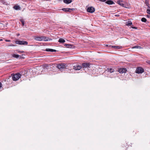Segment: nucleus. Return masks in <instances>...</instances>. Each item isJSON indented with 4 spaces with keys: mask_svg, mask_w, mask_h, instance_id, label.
I'll return each instance as SVG.
<instances>
[{
    "mask_svg": "<svg viewBox=\"0 0 150 150\" xmlns=\"http://www.w3.org/2000/svg\"><path fill=\"white\" fill-rule=\"evenodd\" d=\"M12 56L14 58H17L19 57V55L13 54Z\"/></svg>",
    "mask_w": 150,
    "mask_h": 150,
    "instance_id": "nucleus-23",
    "label": "nucleus"
},
{
    "mask_svg": "<svg viewBox=\"0 0 150 150\" xmlns=\"http://www.w3.org/2000/svg\"><path fill=\"white\" fill-rule=\"evenodd\" d=\"M28 72L27 70H22L19 72V79L21 78V76L24 75L26 76L27 75Z\"/></svg>",
    "mask_w": 150,
    "mask_h": 150,
    "instance_id": "nucleus-3",
    "label": "nucleus"
},
{
    "mask_svg": "<svg viewBox=\"0 0 150 150\" xmlns=\"http://www.w3.org/2000/svg\"><path fill=\"white\" fill-rule=\"evenodd\" d=\"M100 1H102V2H105L106 1V0H99Z\"/></svg>",
    "mask_w": 150,
    "mask_h": 150,
    "instance_id": "nucleus-31",
    "label": "nucleus"
},
{
    "mask_svg": "<svg viewBox=\"0 0 150 150\" xmlns=\"http://www.w3.org/2000/svg\"><path fill=\"white\" fill-rule=\"evenodd\" d=\"M146 12L147 13L150 15V9H147L146 10Z\"/></svg>",
    "mask_w": 150,
    "mask_h": 150,
    "instance_id": "nucleus-28",
    "label": "nucleus"
},
{
    "mask_svg": "<svg viewBox=\"0 0 150 150\" xmlns=\"http://www.w3.org/2000/svg\"><path fill=\"white\" fill-rule=\"evenodd\" d=\"M108 71L110 73H112L114 71V70L112 68H108L107 69Z\"/></svg>",
    "mask_w": 150,
    "mask_h": 150,
    "instance_id": "nucleus-18",
    "label": "nucleus"
},
{
    "mask_svg": "<svg viewBox=\"0 0 150 150\" xmlns=\"http://www.w3.org/2000/svg\"><path fill=\"white\" fill-rule=\"evenodd\" d=\"M5 41H6V42H10V40H5Z\"/></svg>",
    "mask_w": 150,
    "mask_h": 150,
    "instance_id": "nucleus-33",
    "label": "nucleus"
},
{
    "mask_svg": "<svg viewBox=\"0 0 150 150\" xmlns=\"http://www.w3.org/2000/svg\"><path fill=\"white\" fill-rule=\"evenodd\" d=\"M145 3L146 4V5L148 6V7L149 8V0H145Z\"/></svg>",
    "mask_w": 150,
    "mask_h": 150,
    "instance_id": "nucleus-22",
    "label": "nucleus"
},
{
    "mask_svg": "<svg viewBox=\"0 0 150 150\" xmlns=\"http://www.w3.org/2000/svg\"><path fill=\"white\" fill-rule=\"evenodd\" d=\"M21 56H20L19 55V59H24L25 57L24 56H23V55L22 54L21 55Z\"/></svg>",
    "mask_w": 150,
    "mask_h": 150,
    "instance_id": "nucleus-26",
    "label": "nucleus"
},
{
    "mask_svg": "<svg viewBox=\"0 0 150 150\" xmlns=\"http://www.w3.org/2000/svg\"><path fill=\"white\" fill-rule=\"evenodd\" d=\"M72 1V0H63V2L66 4H69Z\"/></svg>",
    "mask_w": 150,
    "mask_h": 150,
    "instance_id": "nucleus-17",
    "label": "nucleus"
},
{
    "mask_svg": "<svg viewBox=\"0 0 150 150\" xmlns=\"http://www.w3.org/2000/svg\"><path fill=\"white\" fill-rule=\"evenodd\" d=\"M16 44H19V41H16Z\"/></svg>",
    "mask_w": 150,
    "mask_h": 150,
    "instance_id": "nucleus-30",
    "label": "nucleus"
},
{
    "mask_svg": "<svg viewBox=\"0 0 150 150\" xmlns=\"http://www.w3.org/2000/svg\"><path fill=\"white\" fill-rule=\"evenodd\" d=\"M46 51L51 52H56V50H55L51 49L49 48H47L45 50Z\"/></svg>",
    "mask_w": 150,
    "mask_h": 150,
    "instance_id": "nucleus-16",
    "label": "nucleus"
},
{
    "mask_svg": "<svg viewBox=\"0 0 150 150\" xmlns=\"http://www.w3.org/2000/svg\"><path fill=\"white\" fill-rule=\"evenodd\" d=\"M87 11L89 13H93L95 11V8L92 6L89 7L87 8Z\"/></svg>",
    "mask_w": 150,
    "mask_h": 150,
    "instance_id": "nucleus-5",
    "label": "nucleus"
},
{
    "mask_svg": "<svg viewBox=\"0 0 150 150\" xmlns=\"http://www.w3.org/2000/svg\"><path fill=\"white\" fill-rule=\"evenodd\" d=\"M62 10L65 12H70L71 11H73L74 10V9L73 8H62Z\"/></svg>",
    "mask_w": 150,
    "mask_h": 150,
    "instance_id": "nucleus-7",
    "label": "nucleus"
},
{
    "mask_svg": "<svg viewBox=\"0 0 150 150\" xmlns=\"http://www.w3.org/2000/svg\"><path fill=\"white\" fill-rule=\"evenodd\" d=\"M2 3H3L4 4H5V1H3L2 2Z\"/></svg>",
    "mask_w": 150,
    "mask_h": 150,
    "instance_id": "nucleus-36",
    "label": "nucleus"
},
{
    "mask_svg": "<svg viewBox=\"0 0 150 150\" xmlns=\"http://www.w3.org/2000/svg\"><path fill=\"white\" fill-rule=\"evenodd\" d=\"M132 48H137V49H142V47L139 46H136L133 47H132Z\"/></svg>",
    "mask_w": 150,
    "mask_h": 150,
    "instance_id": "nucleus-20",
    "label": "nucleus"
},
{
    "mask_svg": "<svg viewBox=\"0 0 150 150\" xmlns=\"http://www.w3.org/2000/svg\"><path fill=\"white\" fill-rule=\"evenodd\" d=\"M116 16H118V15H116Z\"/></svg>",
    "mask_w": 150,
    "mask_h": 150,
    "instance_id": "nucleus-41",
    "label": "nucleus"
},
{
    "mask_svg": "<svg viewBox=\"0 0 150 150\" xmlns=\"http://www.w3.org/2000/svg\"><path fill=\"white\" fill-rule=\"evenodd\" d=\"M19 79V73H17L16 74L14 75L12 77V79L13 81H16Z\"/></svg>",
    "mask_w": 150,
    "mask_h": 150,
    "instance_id": "nucleus-6",
    "label": "nucleus"
},
{
    "mask_svg": "<svg viewBox=\"0 0 150 150\" xmlns=\"http://www.w3.org/2000/svg\"><path fill=\"white\" fill-rule=\"evenodd\" d=\"M8 46H14L15 45H12V44H11V45H8Z\"/></svg>",
    "mask_w": 150,
    "mask_h": 150,
    "instance_id": "nucleus-32",
    "label": "nucleus"
},
{
    "mask_svg": "<svg viewBox=\"0 0 150 150\" xmlns=\"http://www.w3.org/2000/svg\"><path fill=\"white\" fill-rule=\"evenodd\" d=\"M2 40H2V39H0V41H2Z\"/></svg>",
    "mask_w": 150,
    "mask_h": 150,
    "instance_id": "nucleus-38",
    "label": "nucleus"
},
{
    "mask_svg": "<svg viewBox=\"0 0 150 150\" xmlns=\"http://www.w3.org/2000/svg\"><path fill=\"white\" fill-rule=\"evenodd\" d=\"M67 45L69 46V45H68V44H67L65 45V46H67Z\"/></svg>",
    "mask_w": 150,
    "mask_h": 150,
    "instance_id": "nucleus-37",
    "label": "nucleus"
},
{
    "mask_svg": "<svg viewBox=\"0 0 150 150\" xmlns=\"http://www.w3.org/2000/svg\"><path fill=\"white\" fill-rule=\"evenodd\" d=\"M132 23L131 21H128L127 23V25L130 26L132 25Z\"/></svg>",
    "mask_w": 150,
    "mask_h": 150,
    "instance_id": "nucleus-21",
    "label": "nucleus"
},
{
    "mask_svg": "<svg viewBox=\"0 0 150 150\" xmlns=\"http://www.w3.org/2000/svg\"><path fill=\"white\" fill-rule=\"evenodd\" d=\"M28 44V42L27 41L23 40H19V45H27Z\"/></svg>",
    "mask_w": 150,
    "mask_h": 150,
    "instance_id": "nucleus-10",
    "label": "nucleus"
},
{
    "mask_svg": "<svg viewBox=\"0 0 150 150\" xmlns=\"http://www.w3.org/2000/svg\"><path fill=\"white\" fill-rule=\"evenodd\" d=\"M19 21L21 22L22 25L23 26L24 25V21L23 19H21L19 20Z\"/></svg>",
    "mask_w": 150,
    "mask_h": 150,
    "instance_id": "nucleus-24",
    "label": "nucleus"
},
{
    "mask_svg": "<svg viewBox=\"0 0 150 150\" xmlns=\"http://www.w3.org/2000/svg\"><path fill=\"white\" fill-rule=\"evenodd\" d=\"M20 52H20V51H19V54H21V53H20Z\"/></svg>",
    "mask_w": 150,
    "mask_h": 150,
    "instance_id": "nucleus-39",
    "label": "nucleus"
},
{
    "mask_svg": "<svg viewBox=\"0 0 150 150\" xmlns=\"http://www.w3.org/2000/svg\"><path fill=\"white\" fill-rule=\"evenodd\" d=\"M141 21L142 22H145L146 21V19L144 18H142Z\"/></svg>",
    "mask_w": 150,
    "mask_h": 150,
    "instance_id": "nucleus-25",
    "label": "nucleus"
},
{
    "mask_svg": "<svg viewBox=\"0 0 150 150\" xmlns=\"http://www.w3.org/2000/svg\"><path fill=\"white\" fill-rule=\"evenodd\" d=\"M105 3L109 5L114 4L115 3L111 0H109L106 1Z\"/></svg>",
    "mask_w": 150,
    "mask_h": 150,
    "instance_id": "nucleus-12",
    "label": "nucleus"
},
{
    "mask_svg": "<svg viewBox=\"0 0 150 150\" xmlns=\"http://www.w3.org/2000/svg\"><path fill=\"white\" fill-rule=\"evenodd\" d=\"M34 38L35 40L37 41H47L52 40V39L43 36H35L34 37Z\"/></svg>",
    "mask_w": 150,
    "mask_h": 150,
    "instance_id": "nucleus-1",
    "label": "nucleus"
},
{
    "mask_svg": "<svg viewBox=\"0 0 150 150\" xmlns=\"http://www.w3.org/2000/svg\"><path fill=\"white\" fill-rule=\"evenodd\" d=\"M127 71V69L126 68H121L119 69V72L121 74H123L125 73Z\"/></svg>",
    "mask_w": 150,
    "mask_h": 150,
    "instance_id": "nucleus-8",
    "label": "nucleus"
},
{
    "mask_svg": "<svg viewBox=\"0 0 150 150\" xmlns=\"http://www.w3.org/2000/svg\"><path fill=\"white\" fill-rule=\"evenodd\" d=\"M109 47H112L115 49H120L122 47L120 46H112L111 45L109 46Z\"/></svg>",
    "mask_w": 150,
    "mask_h": 150,
    "instance_id": "nucleus-14",
    "label": "nucleus"
},
{
    "mask_svg": "<svg viewBox=\"0 0 150 150\" xmlns=\"http://www.w3.org/2000/svg\"><path fill=\"white\" fill-rule=\"evenodd\" d=\"M150 15H147V17L148 18H149L150 17Z\"/></svg>",
    "mask_w": 150,
    "mask_h": 150,
    "instance_id": "nucleus-35",
    "label": "nucleus"
},
{
    "mask_svg": "<svg viewBox=\"0 0 150 150\" xmlns=\"http://www.w3.org/2000/svg\"><path fill=\"white\" fill-rule=\"evenodd\" d=\"M82 66L84 67H89V64L88 63H85L83 64H82Z\"/></svg>",
    "mask_w": 150,
    "mask_h": 150,
    "instance_id": "nucleus-15",
    "label": "nucleus"
},
{
    "mask_svg": "<svg viewBox=\"0 0 150 150\" xmlns=\"http://www.w3.org/2000/svg\"><path fill=\"white\" fill-rule=\"evenodd\" d=\"M2 86V84L0 82V88Z\"/></svg>",
    "mask_w": 150,
    "mask_h": 150,
    "instance_id": "nucleus-34",
    "label": "nucleus"
},
{
    "mask_svg": "<svg viewBox=\"0 0 150 150\" xmlns=\"http://www.w3.org/2000/svg\"><path fill=\"white\" fill-rule=\"evenodd\" d=\"M122 2H123V1H120V0L118 1L117 2V3L118 4H119V5H120V6H123V7H125L127 8V7L125 6L124 4Z\"/></svg>",
    "mask_w": 150,
    "mask_h": 150,
    "instance_id": "nucleus-9",
    "label": "nucleus"
},
{
    "mask_svg": "<svg viewBox=\"0 0 150 150\" xmlns=\"http://www.w3.org/2000/svg\"><path fill=\"white\" fill-rule=\"evenodd\" d=\"M66 64L64 63H61L58 64L57 67L61 71H62L63 69L66 67Z\"/></svg>",
    "mask_w": 150,
    "mask_h": 150,
    "instance_id": "nucleus-2",
    "label": "nucleus"
},
{
    "mask_svg": "<svg viewBox=\"0 0 150 150\" xmlns=\"http://www.w3.org/2000/svg\"><path fill=\"white\" fill-rule=\"evenodd\" d=\"M58 42L60 43H64L65 42V40L63 39L60 38L59 39Z\"/></svg>",
    "mask_w": 150,
    "mask_h": 150,
    "instance_id": "nucleus-19",
    "label": "nucleus"
},
{
    "mask_svg": "<svg viewBox=\"0 0 150 150\" xmlns=\"http://www.w3.org/2000/svg\"><path fill=\"white\" fill-rule=\"evenodd\" d=\"M146 62L147 64H150V60H147L146 61Z\"/></svg>",
    "mask_w": 150,
    "mask_h": 150,
    "instance_id": "nucleus-29",
    "label": "nucleus"
},
{
    "mask_svg": "<svg viewBox=\"0 0 150 150\" xmlns=\"http://www.w3.org/2000/svg\"><path fill=\"white\" fill-rule=\"evenodd\" d=\"M82 67L80 65H76L74 66V69L75 70H80Z\"/></svg>",
    "mask_w": 150,
    "mask_h": 150,
    "instance_id": "nucleus-11",
    "label": "nucleus"
},
{
    "mask_svg": "<svg viewBox=\"0 0 150 150\" xmlns=\"http://www.w3.org/2000/svg\"><path fill=\"white\" fill-rule=\"evenodd\" d=\"M144 71V69L141 67H138L136 69L135 72L136 73H142Z\"/></svg>",
    "mask_w": 150,
    "mask_h": 150,
    "instance_id": "nucleus-4",
    "label": "nucleus"
},
{
    "mask_svg": "<svg viewBox=\"0 0 150 150\" xmlns=\"http://www.w3.org/2000/svg\"><path fill=\"white\" fill-rule=\"evenodd\" d=\"M43 68L44 69H49L50 68V66L48 64H44L43 65Z\"/></svg>",
    "mask_w": 150,
    "mask_h": 150,
    "instance_id": "nucleus-13",
    "label": "nucleus"
},
{
    "mask_svg": "<svg viewBox=\"0 0 150 150\" xmlns=\"http://www.w3.org/2000/svg\"><path fill=\"white\" fill-rule=\"evenodd\" d=\"M20 7H19V10H20Z\"/></svg>",
    "mask_w": 150,
    "mask_h": 150,
    "instance_id": "nucleus-40",
    "label": "nucleus"
},
{
    "mask_svg": "<svg viewBox=\"0 0 150 150\" xmlns=\"http://www.w3.org/2000/svg\"><path fill=\"white\" fill-rule=\"evenodd\" d=\"M13 8L16 10H18L19 9V6H15L13 7Z\"/></svg>",
    "mask_w": 150,
    "mask_h": 150,
    "instance_id": "nucleus-27",
    "label": "nucleus"
}]
</instances>
